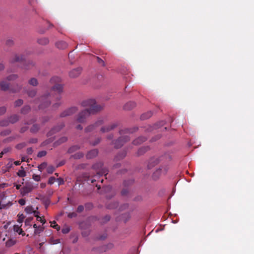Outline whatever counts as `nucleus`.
Segmentation results:
<instances>
[{
	"label": "nucleus",
	"instance_id": "obj_14",
	"mask_svg": "<svg viewBox=\"0 0 254 254\" xmlns=\"http://www.w3.org/2000/svg\"><path fill=\"white\" fill-rule=\"evenodd\" d=\"M56 46L59 49H65L68 47V44L66 42L64 41H60L56 43Z\"/></svg>",
	"mask_w": 254,
	"mask_h": 254
},
{
	"label": "nucleus",
	"instance_id": "obj_24",
	"mask_svg": "<svg viewBox=\"0 0 254 254\" xmlns=\"http://www.w3.org/2000/svg\"><path fill=\"white\" fill-rule=\"evenodd\" d=\"M153 115V113L151 111H148L146 113H145L142 114L140 116V119L142 120H144L149 119Z\"/></svg>",
	"mask_w": 254,
	"mask_h": 254
},
{
	"label": "nucleus",
	"instance_id": "obj_40",
	"mask_svg": "<svg viewBox=\"0 0 254 254\" xmlns=\"http://www.w3.org/2000/svg\"><path fill=\"white\" fill-rule=\"evenodd\" d=\"M23 103V101L22 99H18L14 102L15 107H19Z\"/></svg>",
	"mask_w": 254,
	"mask_h": 254
},
{
	"label": "nucleus",
	"instance_id": "obj_64",
	"mask_svg": "<svg viewBox=\"0 0 254 254\" xmlns=\"http://www.w3.org/2000/svg\"><path fill=\"white\" fill-rule=\"evenodd\" d=\"M69 228H63L62 230V232L63 234H67L69 232Z\"/></svg>",
	"mask_w": 254,
	"mask_h": 254
},
{
	"label": "nucleus",
	"instance_id": "obj_59",
	"mask_svg": "<svg viewBox=\"0 0 254 254\" xmlns=\"http://www.w3.org/2000/svg\"><path fill=\"white\" fill-rule=\"evenodd\" d=\"M84 210V206L83 205H79L77 208V212L78 213L82 212Z\"/></svg>",
	"mask_w": 254,
	"mask_h": 254
},
{
	"label": "nucleus",
	"instance_id": "obj_57",
	"mask_svg": "<svg viewBox=\"0 0 254 254\" xmlns=\"http://www.w3.org/2000/svg\"><path fill=\"white\" fill-rule=\"evenodd\" d=\"M56 178L54 177H51L48 180V184L50 185H52L55 182Z\"/></svg>",
	"mask_w": 254,
	"mask_h": 254
},
{
	"label": "nucleus",
	"instance_id": "obj_31",
	"mask_svg": "<svg viewBox=\"0 0 254 254\" xmlns=\"http://www.w3.org/2000/svg\"><path fill=\"white\" fill-rule=\"evenodd\" d=\"M84 156V154L83 153L81 152H78L73 155H72L70 157V158H73L75 159H79L81 158H82Z\"/></svg>",
	"mask_w": 254,
	"mask_h": 254
},
{
	"label": "nucleus",
	"instance_id": "obj_26",
	"mask_svg": "<svg viewBox=\"0 0 254 254\" xmlns=\"http://www.w3.org/2000/svg\"><path fill=\"white\" fill-rule=\"evenodd\" d=\"M14 232H17L19 235L24 236L25 233L23 231L22 229L18 225H14L13 226Z\"/></svg>",
	"mask_w": 254,
	"mask_h": 254
},
{
	"label": "nucleus",
	"instance_id": "obj_50",
	"mask_svg": "<svg viewBox=\"0 0 254 254\" xmlns=\"http://www.w3.org/2000/svg\"><path fill=\"white\" fill-rule=\"evenodd\" d=\"M33 220V217H29L26 219L25 221V225L26 226H31V222Z\"/></svg>",
	"mask_w": 254,
	"mask_h": 254
},
{
	"label": "nucleus",
	"instance_id": "obj_35",
	"mask_svg": "<svg viewBox=\"0 0 254 254\" xmlns=\"http://www.w3.org/2000/svg\"><path fill=\"white\" fill-rule=\"evenodd\" d=\"M118 206V203L117 202H111L107 204V208L109 209H115Z\"/></svg>",
	"mask_w": 254,
	"mask_h": 254
},
{
	"label": "nucleus",
	"instance_id": "obj_7",
	"mask_svg": "<svg viewBox=\"0 0 254 254\" xmlns=\"http://www.w3.org/2000/svg\"><path fill=\"white\" fill-rule=\"evenodd\" d=\"M169 169L168 166L162 167L153 173L152 177L154 180L157 179L161 175H165Z\"/></svg>",
	"mask_w": 254,
	"mask_h": 254
},
{
	"label": "nucleus",
	"instance_id": "obj_12",
	"mask_svg": "<svg viewBox=\"0 0 254 254\" xmlns=\"http://www.w3.org/2000/svg\"><path fill=\"white\" fill-rule=\"evenodd\" d=\"M82 68L81 67L74 68L69 72V75L71 78H76L80 74Z\"/></svg>",
	"mask_w": 254,
	"mask_h": 254
},
{
	"label": "nucleus",
	"instance_id": "obj_43",
	"mask_svg": "<svg viewBox=\"0 0 254 254\" xmlns=\"http://www.w3.org/2000/svg\"><path fill=\"white\" fill-rule=\"evenodd\" d=\"M51 226L53 228L56 229L58 231L60 230V226L56 224V221H54L52 222H51Z\"/></svg>",
	"mask_w": 254,
	"mask_h": 254
},
{
	"label": "nucleus",
	"instance_id": "obj_32",
	"mask_svg": "<svg viewBox=\"0 0 254 254\" xmlns=\"http://www.w3.org/2000/svg\"><path fill=\"white\" fill-rule=\"evenodd\" d=\"M80 148V147L78 145H73L70 147L68 150V153H72L75 152V151L78 150Z\"/></svg>",
	"mask_w": 254,
	"mask_h": 254
},
{
	"label": "nucleus",
	"instance_id": "obj_54",
	"mask_svg": "<svg viewBox=\"0 0 254 254\" xmlns=\"http://www.w3.org/2000/svg\"><path fill=\"white\" fill-rule=\"evenodd\" d=\"M47 154V152L46 151H41L38 152L37 154V156L38 157H42L45 156Z\"/></svg>",
	"mask_w": 254,
	"mask_h": 254
},
{
	"label": "nucleus",
	"instance_id": "obj_11",
	"mask_svg": "<svg viewBox=\"0 0 254 254\" xmlns=\"http://www.w3.org/2000/svg\"><path fill=\"white\" fill-rule=\"evenodd\" d=\"M64 127V125L62 123L60 125L55 127H53L50 131H49L47 133L48 137H50L52 136L54 133L59 132Z\"/></svg>",
	"mask_w": 254,
	"mask_h": 254
},
{
	"label": "nucleus",
	"instance_id": "obj_8",
	"mask_svg": "<svg viewBox=\"0 0 254 254\" xmlns=\"http://www.w3.org/2000/svg\"><path fill=\"white\" fill-rule=\"evenodd\" d=\"M78 110L76 107H71L66 110L64 111L60 114V117L64 118L67 116H71L75 113Z\"/></svg>",
	"mask_w": 254,
	"mask_h": 254
},
{
	"label": "nucleus",
	"instance_id": "obj_13",
	"mask_svg": "<svg viewBox=\"0 0 254 254\" xmlns=\"http://www.w3.org/2000/svg\"><path fill=\"white\" fill-rule=\"evenodd\" d=\"M33 187L32 185H28L24 187L21 190V194L23 196L26 195L30 192L33 190Z\"/></svg>",
	"mask_w": 254,
	"mask_h": 254
},
{
	"label": "nucleus",
	"instance_id": "obj_41",
	"mask_svg": "<svg viewBox=\"0 0 254 254\" xmlns=\"http://www.w3.org/2000/svg\"><path fill=\"white\" fill-rule=\"evenodd\" d=\"M25 211L26 213L31 214L33 212V207L31 206H28L25 208Z\"/></svg>",
	"mask_w": 254,
	"mask_h": 254
},
{
	"label": "nucleus",
	"instance_id": "obj_28",
	"mask_svg": "<svg viewBox=\"0 0 254 254\" xmlns=\"http://www.w3.org/2000/svg\"><path fill=\"white\" fill-rule=\"evenodd\" d=\"M40 129V126L39 125L37 124H34L33 125L32 127H31L30 130V132L33 133H36Z\"/></svg>",
	"mask_w": 254,
	"mask_h": 254
},
{
	"label": "nucleus",
	"instance_id": "obj_2",
	"mask_svg": "<svg viewBox=\"0 0 254 254\" xmlns=\"http://www.w3.org/2000/svg\"><path fill=\"white\" fill-rule=\"evenodd\" d=\"M9 61L11 64H14L15 63L22 64L23 65L21 67L24 69H29L34 65L33 62L25 61V58L22 55L15 54L10 57Z\"/></svg>",
	"mask_w": 254,
	"mask_h": 254
},
{
	"label": "nucleus",
	"instance_id": "obj_15",
	"mask_svg": "<svg viewBox=\"0 0 254 254\" xmlns=\"http://www.w3.org/2000/svg\"><path fill=\"white\" fill-rule=\"evenodd\" d=\"M25 91L28 97L32 98H34L36 96L37 92L36 89L33 88H28L27 89H25Z\"/></svg>",
	"mask_w": 254,
	"mask_h": 254
},
{
	"label": "nucleus",
	"instance_id": "obj_55",
	"mask_svg": "<svg viewBox=\"0 0 254 254\" xmlns=\"http://www.w3.org/2000/svg\"><path fill=\"white\" fill-rule=\"evenodd\" d=\"M61 102L57 101L56 103L52 105V108L55 109H58L61 106Z\"/></svg>",
	"mask_w": 254,
	"mask_h": 254
},
{
	"label": "nucleus",
	"instance_id": "obj_39",
	"mask_svg": "<svg viewBox=\"0 0 254 254\" xmlns=\"http://www.w3.org/2000/svg\"><path fill=\"white\" fill-rule=\"evenodd\" d=\"M55 139V137H50L48 138V139L46 140L42 143V145L45 146L46 145L52 142H53Z\"/></svg>",
	"mask_w": 254,
	"mask_h": 254
},
{
	"label": "nucleus",
	"instance_id": "obj_17",
	"mask_svg": "<svg viewBox=\"0 0 254 254\" xmlns=\"http://www.w3.org/2000/svg\"><path fill=\"white\" fill-rule=\"evenodd\" d=\"M9 124H13L18 121L19 117L17 115L14 114L10 116L8 118Z\"/></svg>",
	"mask_w": 254,
	"mask_h": 254
},
{
	"label": "nucleus",
	"instance_id": "obj_20",
	"mask_svg": "<svg viewBox=\"0 0 254 254\" xmlns=\"http://www.w3.org/2000/svg\"><path fill=\"white\" fill-rule=\"evenodd\" d=\"M98 151L97 149H93L89 151L86 154L87 159H91L96 157L98 154Z\"/></svg>",
	"mask_w": 254,
	"mask_h": 254
},
{
	"label": "nucleus",
	"instance_id": "obj_9",
	"mask_svg": "<svg viewBox=\"0 0 254 254\" xmlns=\"http://www.w3.org/2000/svg\"><path fill=\"white\" fill-rule=\"evenodd\" d=\"M104 121L103 119H99L95 124L91 125L85 128V131L86 132H91L94 130L97 127L103 125Z\"/></svg>",
	"mask_w": 254,
	"mask_h": 254
},
{
	"label": "nucleus",
	"instance_id": "obj_49",
	"mask_svg": "<svg viewBox=\"0 0 254 254\" xmlns=\"http://www.w3.org/2000/svg\"><path fill=\"white\" fill-rule=\"evenodd\" d=\"M18 76L16 74H11L7 77V79L9 81L13 80L17 78Z\"/></svg>",
	"mask_w": 254,
	"mask_h": 254
},
{
	"label": "nucleus",
	"instance_id": "obj_44",
	"mask_svg": "<svg viewBox=\"0 0 254 254\" xmlns=\"http://www.w3.org/2000/svg\"><path fill=\"white\" fill-rule=\"evenodd\" d=\"M46 166H47V163L43 162L42 164H41L40 165H39L38 170L40 172H42V170H44L46 167Z\"/></svg>",
	"mask_w": 254,
	"mask_h": 254
},
{
	"label": "nucleus",
	"instance_id": "obj_52",
	"mask_svg": "<svg viewBox=\"0 0 254 254\" xmlns=\"http://www.w3.org/2000/svg\"><path fill=\"white\" fill-rule=\"evenodd\" d=\"M6 111V108L4 106L0 107V116L3 115Z\"/></svg>",
	"mask_w": 254,
	"mask_h": 254
},
{
	"label": "nucleus",
	"instance_id": "obj_33",
	"mask_svg": "<svg viewBox=\"0 0 254 254\" xmlns=\"http://www.w3.org/2000/svg\"><path fill=\"white\" fill-rule=\"evenodd\" d=\"M28 83L32 86H36L38 84V82L36 78H32L28 81Z\"/></svg>",
	"mask_w": 254,
	"mask_h": 254
},
{
	"label": "nucleus",
	"instance_id": "obj_60",
	"mask_svg": "<svg viewBox=\"0 0 254 254\" xmlns=\"http://www.w3.org/2000/svg\"><path fill=\"white\" fill-rule=\"evenodd\" d=\"M101 141V138H97L95 141L93 142H91L90 143L93 145V146H95L96 145L98 144Z\"/></svg>",
	"mask_w": 254,
	"mask_h": 254
},
{
	"label": "nucleus",
	"instance_id": "obj_47",
	"mask_svg": "<svg viewBox=\"0 0 254 254\" xmlns=\"http://www.w3.org/2000/svg\"><path fill=\"white\" fill-rule=\"evenodd\" d=\"M18 218L17 221H18V222H19L20 223H22L25 218V216L23 214H18Z\"/></svg>",
	"mask_w": 254,
	"mask_h": 254
},
{
	"label": "nucleus",
	"instance_id": "obj_51",
	"mask_svg": "<svg viewBox=\"0 0 254 254\" xmlns=\"http://www.w3.org/2000/svg\"><path fill=\"white\" fill-rule=\"evenodd\" d=\"M128 207V204L127 203H125L120 206V207L119 208V210L123 211V210H125L126 209H127Z\"/></svg>",
	"mask_w": 254,
	"mask_h": 254
},
{
	"label": "nucleus",
	"instance_id": "obj_10",
	"mask_svg": "<svg viewBox=\"0 0 254 254\" xmlns=\"http://www.w3.org/2000/svg\"><path fill=\"white\" fill-rule=\"evenodd\" d=\"M118 126V124L117 123H112V124H110V125L102 127L100 129V131L102 133L108 132H109L110 131L114 129Z\"/></svg>",
	"mask_w": 254,
	"mask_h": 254
},
{
	"label": "nucleus",
	"instance_id": "obj_62",
	"mask_svg": "<svg viewBox=\"0 0 254 254\" xmlns=\"http://www.w3.org/2000/svg\"><path fill=\"white\" fill-rule=\"evenodd\" d=\"M10 132H11L10 130L6 129V130L1 132V134L2 135H8L9 134H10Z\"/></svg>",
	"mask_w": 254,
	"mask_h": 254
},
{
	"label": "nucleus",
	"instance_id": "obj_30",
	"mask_svg": "<svg viewBox=\"0 0 254 254\" xmlns=\"http://www.w3.org/2000/svg\"><path fill=\"white\" fill-rule=\"evenodd\" d=\"M31 108L29 105L23 106L21 109V113L22 114H26L30 111Z\"/></svg>",
	"mask_w": 254,
	"mask_h": 254
},
{
	"label": "nucleus",
	"instance_id": "obj_38",
	"mask_svg": "<svg viewBox=\"0 0 254 254\" xmlns=\"http://www.w3.org/2000/svg\"><path fill=\"white\" fill-rule=\"evenodd\" d=\"M14 42L12 39H7L5 42L6 46L8 47H12L14 45Z\"/></svg>",
	"mask_w": 254,
	"mask_h": 254
},
{
	"label": "nucleus",
	"instance_id": "obj_1",
	"mask_svg": "<svg viewBox=\"0 0 254 254\" xmlns=\"http://www.w3.org/2000/svg\"><path fill=\"white\" fill-rule=\"evenodd\" d=\"M83 107L88 108L81 112L78 116L77 121L79 123H84L86 118L91 114H95L103 109V106L96 104L94 99H88L82 102Z\"/></svg>",
	"mask_w": 254,
	"mask_h": 254
},
{
	"label": "nucleus",
	"instance_id": "obj_19",
	"mask_svg": "<svg viewBox=\"0 0 254 254\" xmlns=\"http://www.w3.org/2000/svg\"><path fill=\"white\" fill-rule=\"evenodd\" d=\"M67 140V137H66V136H63L62 137H61L59 139H58V140L56 141L54 144H53V146L54 147H57L60 145H61V144L64 143V142H65Z\"/></svg>",
	"mask_w": 254,
	"mask_h": 254
},
{
	"label": "nucleus",
	"instance_id": "obj_18",
	"mask_svg": "<svg viewBox=\"0 0 254 254\" xmlns=\"http://www.w3.org/2000/svg\"><path fill=\"white\" fill-rule=\"evenodd\" d=\"M136 106V103L132 101H130L127 103L124 107V108L126 110H130L133 109Z\"/></svg>",
	"mask_w": 254,
	"mask_h": 254
},
{
	"label": "nucleus",
	"instance_id": "obj_37",
	"mask_svg": "<svg viewBox=\"0 0 254 254\" xmlns=\"http://www.w3.org/2000/svg\"><path fill=\"white\" fill-rule=\"evenodd\" d=\"M113 247H114V245L113 244L109 243V244H107V245L104 246L103 247V250L104 252H106L107 251L112 249L113 248Z\"/></svg>",
	"mask_w": 254,
	"mask_h": 254
},
{
	"label": "nucleus",
	"instance_id": "obj_16",
	"mask_svg": "<svg viewBox=\"0 0 254 254\" xmlns=\"http://www.w3.org/2000/svg\"><path fill=\"white\" fill-rule=\"evenodd\" d=\"M159 163V160L157 158H152L150 159L148 162L147 167L149 169L152 168L155 165Z\"/></svg>",
	"mask_w": 254,
	"mask_h": 254
},
{
	"label": "nucleus",
	"instance_id": "obj_42",
	"mask_svg": "<svg viewBox=\"0 0 254 254\" xmlns=\"http://www.w3.org/2000/svg\"><path fill=\"white\" fill-rule=\"evenodd\" d=\"M27 145L26 143L25 142H22L18 144L16 146V148L18 149H21L22 148L25 147Z\"/></svg>",
	"mask_w": 254,
	"mask_h": 254
},
{
	"label": "nucleus",
	"instance_id": "obj_5",
	"mask_svg": "<svg viewBox=\"0 0 254 254\" xmlns=\"http://www.w3.org/2000/svg\"><path fill=\"white\" fill-rule=\"evenodd\" d=\"M60 81V78L57 76L53 77L50 80V82L52 83H56V84L52 88L51 91L56 92L58 94L56 97V100L58 102H59L62 98L60 94L63 92V87L62 85L57 83H59Z\"/></svg>",
	"mask_w": 254,
	"mask_h": 254
},
{
	"label": "nucleus",
	"instance_id": "obj_56",
	"mask_svg": "<svg viewBox=\"0 0 254 254\" xmlns=\"http://www.w3.org/2000/svg\"><path fill=\"white\" fill-rule=\"evenodd\" d=\"M32 178L35 181H37V182H39L41 180V177L40 175H35V174H34L33 175V177Z\"/></svg>",
	"mask_w": 254,
	"mask_h": 254
},
{
	"label": "nucleus",
	"instance_id": "obj_34",
	"mask_svg": "<svg viewBox=\"0 0 254 254\" xmlns=\"http://www.w3.org/2000/svg\"><path fill=\"white\" fill-rule=\"evenodd\" d=\"M9 123L8 120V118L7 119H3L0 120V127H7L9 125Z\"/></svg>",
	"mask_w": 254,
	"mask_h": 254
},
{
	"label": "nucleus",
	"instance_id": "obj_58",
	"mask_svg": "<svg viewBox=\"0 0 254 254\" xmlns=\"http://www.w3.org/2000/svg\"><path fill=\"white\" fill-rule=\"evenodd\" d=\"M37 220L38 221H40L42 224H45L46 222V220L43 218L42 217L40 216H37Z\"/></svg>",
	"mask_w": 254,
	"mask_h": 254
},
{
	"label": "nucleus",
	"instance_id": "obj_25",
	"mask_svg": "<svg viewBox=\"0 0 254 254\" xmlns=\"http://www.w3.org/2000/svg\"><path fill=\"white\" fill-rule=\"evenodd\" d=\"M149 150L148 146H144L140 148L137 152V156H140L144 154L147 151Z\"/></svg>",
	"mask_w": 254,
	"mask_h": 254
},
{
	"label": "nucleus",
	"instance_id": "obj_61",
	"mask_svg": "<svg viewBox=\"0 0 254 254\" xmlns=\"http://www.w3.org/2000/svg\"><path fill=\"white\" fill-rule=\"evenodd\" d=\"M128 191L127 189H123L121 191V194L123 196H125L127 194Z\"/></svg>",
	"mask_w": 254,
	"mask_h": 254
},
{
	"label": "nucleus",
	"instance_id": "obj_46",
	"mask_svg": "<svg viewBox=\"0 0 254 254\" xmlns=\"http://www.w3.org/2000/svg\"><path fill=\"white\" fill-rule=\"evenodd\" d=\"M21 89V86H19L18 85H16V88H12L10 89V90L12 92H19Z\"/></svg>",
	"mask_w": 254,
	"mask_h": 254
},
{
	"label": "nucleus",
	"instance_id": "obj_23",
	"mask_svg": "<svg viewBox=\"0 0 254 254\" xmlns=\"http://www.w3.org/2000/svg\"><path fill=\"white\" fill-rule=\"evenodd\" d=\"M127 155L126 151H123L120 152L115 158V160L117 161L124 159Z\"/></svg>",
	"mask_w": 254,
	"mask_h": 254
},
{
	"label": "nucleus",
	"instance_id": "obj_63",
	"mask_svg": "<svg viewBox=\"0 0 254 254\" xmlns=\"http://www.w3.org/2000/svg\"><path fill=\"white\" fill-rule=\"evenodd\" d=\"M38 141V139L36 138H31L30 139V140H29V143H37Z\"/></svg>",
	"mask_w": 254,
	"mask_h": 254
},
{
	"label": "nucleus",
	"instance_id": "obj_45",
	"mask_svg": "<svg viewBox=\"0 0 254 254\" xmlns=\"http://www.w3.org/2000/svg\"><path fill=\"white\" fill-rule=\"evenodd\" d=\"M130 218V215L129 213H125L123 215V219L125 222L127 221Z\"/></svg>",
	"mask_w": 254,
	"mask_h": 254
},
{
	"label": "nucleus",
	"instance_id": "obj_36",
	"mask_svg": "<svg viewBox=\"0 0 254 254\" xmlns=\"http://www.w3.org/2000/svg\"><path fill=\"white\" fill-rule=\"evenodd\" d=\"M17 175L20 177H24L26 176V174L23 167H21V169L17 172Z\"/></svg>",
	"mask_w": 254,
	"mask_h": 254
},
{
	"label": "nucleus",
	"instance_id": "obj_22",
	"mask_svg": "<svg viewBox=\"0 0 254 254\" xmlns=\"http://www.w3.org/2000/svg\"><path fill=\"white\" fill-rule=\"evenodd\" d=\"M146 140V138L143 136H140L134 140L132 142L133 144L137 145L144 142Z\"/></svg>",
	"mask_w": 254,
	"mask_h": 254
},
{
	"label": "nucleus",
	"instance_id": "obj_27",
	"mask_svg": "<svg viewBox=\"0 0 254 254\" xmlns=\"http://www.w3.org/2000/svg\"><path fill=\"white\" fill-rule=\"evenodd\" d=\"M0 86L1 88V89L3 91H6L9 89V85L8 84L5 82V81H1L0 83Z\"/></svg>",
	"mask_w": 254,
	"mask_h": 254
},
{
	"label": "nucleus",
	"instance_id": "obj_29",
	"mask_svg": "<svg viewBox=\"0 0 254 254\" xmlns=\"http://www.w3.org/2000/svg\"><path fill=\"white\" fill-rule=\"evenodd\" d=\"M16 241L12 239H8L5 243V246L6 247H11L16 244Z\"/></svg>",
	"mask_w": 254,
	"mask_h": 254
},
{
	"label": "nucleus",
	"instance_id": "obj_6",
	"mask_svg": "<svg viewBox=\"0 0 254 254\" xmlns=\"http://www.w3.org/2000/svg\"><path fill=\"white\" fill-rule=\"evenodd\" d=\"M103 164L102 162H99L95 164L93 166V168L95 169H99V171L97 172V175L95 176V177H98V176H106L108 173V170L105 168H103Z\"/></svg>",
	"mask_w": 254,
	"mask_h": 254
},
{
	"label": "nucleus",
	"instance_id": "obj_48",
	"mask_svg": "<svg viewBox=\"0 0 254 254\" xmlns=\"http://www.w3.org/2000/svg\"><path fill=\"white\" fill-rule=\"evenodd\" d=\"M55 168L54 167L52 166H48L47 169V173L49 174H52L53 172L55 171Z\"/></svg>",
	"mask_w": 254,
	"mask_h": 254
},
{
	"label": "nucleus",
	"instance_id": "obj_3",
	"mask_svg": "<svg viewBox=\"0 0 254 254\" xmlns=\"http://www.w3.org/2000/svg\"><path fill=\"white\" fill-rule=\"evenodd\" d=\"M121 136L114 142L116 148H121L123 145L130 139V130L128 129H125L120 130Z\"/></svg>",
	"mask_w": 254,
	"mask_h": 254
},
{
	"label": "nucleus",
	"instance_id": "obj_21",
	"mask_svg": "<svg viewBox=\"0 0 254 254\" xmlns=\"http://www.w3.org/2000/svg\"><path fill=\"white\" fill-rule=\"evenodd\" d=\"M37 43L41 45H46L49 43V40L47 37H42L37 39Z\"/></svg>",
	"mask_w": 254,
	"mask_h": 254
},
{
	"label": "nucleus",
	"instance_id": "obj_53",
	"mask_svg": "<svg viewBox=\"0 0 254 254\" xmlns=\"http://www.w3.org/2000/svg\"><path fill=\"white\" fill-rule=\"evenodd\" d=\"M96 58L98 64H101L103 66L105 65L104 61L102 59H101L100 57H96Z\"/></svg>",
	"mask_w": 254,
	"mask_h": 254
},
{
	"label": "nucleus",
	"instance_id": "obj_4",
	"mask_svg": "<svg viewBox=\"0 0 254 254\" xmlns=\"http://www.w3.org/2000/svg\"><path fill=\"white\" fill-rule=\"evenodd\" d=\"M52 95L49 93H46L41 96L39 99L35 101L36 104H39V110H44L48 107L51 104V99Z\"/></svg>",
	"mask_w": 254,
	"mask_h": 254
}]
</instances>
